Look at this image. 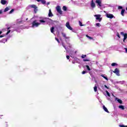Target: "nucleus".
Segmentation results:
<instances>
[{
	"mask_svg": "<svg viewBox=\"0 0 127 127\" xmlns=\"http://www.w3.org/2000/svg\"><path fill=\"white\" fill-rule=\"evenodd\" d=\"M47 19H47L43 17H40L39 18V23H41V24H45V23L46 22V21H47Z\"/></svg>",
	"mask_w": 127,
	"mask_h": 127,
	"instance_id": "1",
	"label": "nucleus"
},
{
	"mask_svg": "<svg viewBox=\"0 0 127 127\" xmlns=\"http://www.w3.org/2000/svg\"><path fill=\"white\" fill-rule=\"evenodd\" d=\"M94 17H95V19L96 20H98L99 22H101L102 21V19H103V18L102 17V15L101 14H96L94 15Z\"/></svg>",
	"mask_w": 127,
	"mask_h": 127,
	"instance_id": "2",
	"label": "nucleus"
},
{
	"mask_svg": "<svg viewBox=\"0 0 127 127\" xmlns=\"http://www.w3.org/2000/svg\"><path fill=\"white\" fill-rule=\"evenodd\" d=\"M41 23L38 22L37 20H35L32 22V27H38Z\"/></svg>",
	"mask_w": 127,
	"mask_h": 127,
	"instance_id": "3",
	"label": "nucleus"
},
{
	"mask_svg": "<svg viewBox=\"0 0 127 127\" xmlns=\"http://www.w3.org/2000/svg\"><path fill=\"white\" fill-rule=\"evenodd\" d=\"M95 2L97 3V5L99 8H101V7L103 6V4H102V0H95Z\"/></svg>",
	"mask_w": 127,
	"mask_h": 127,
	"instance_id": "4",
	"label": "nucleus"
},
{
	"mask_svg": "<svg viewBox=\"0 0 127 127\" xmlns=\"http://www.w3.org/2000/svg\"><path fill=\"white\" fill-rule=\"evenodd\" d=\"M106 17H107V18H110V19H112V18H115V16H114V15H113V14L106 13Z\"/></svg>",
	"mask_w": 127,
	"mask_h": 127,
	"instance_id": "5",
	"label": "nucleus"
},
{
	"mask_svg": "<svg viewBox=\"0 0 127 127\" xmlns=\"http://www.w3.org/2000/svg\"><path fill=\"white\" fill-rule=\"evenodd\" d=\"M56 10L59 13H60V14H62L63 12L61 10V7H60V6H57L56 7Z\"/></svg>",
	"mask_w": 127,
	"mask_h": 127,
	"instance_id": "6",
	"label": "nucleus"
},
{
	"mask_svg": "<svg viewBox=\"0 0 127 127\" xmlns=\"http://www.w3.org/2000/svg\"><path fill=\"white\" fill-rule=\"evenodd\" d=\"M65 26L66 27H67V28H68V29H69V30H73V28H72V27H71V26H70V23H69V22H67L66 23Z\"/></svg>",
	"mask_w": 127,
	"mask_h": 127,
	"instance_id": "7",
	"label": "nucleus"
},
{
	"mask_svg": "<svg viewBox=\"0 0 127 127\" xmlns=\"http://www.w3.org/2000/svg\"><path fill=\"white\" fill-rule=\"evenodd\" d=\"M90 6L92 8H95V7H96V3L94 2V0H91Z\"/></svg>",
	"mask_w": 127,
	"mask_h": 127,
	"instance_id": "8",
	"label": "nucleus"
},
{
	"mask_svg": "<svg viewBox=\"0 0 127 127\" xmlns=\"http://www.w3.org/2000/svg\"><path fill=\"white\" fill-rule=\"evenodd\" d=\"M113 72L115 73L117 76H120V70L118 68H116Z\"/></svg>",
	"mask_w": 127,
	"mask_h": 127,
	"instance_id": "9",
	"label": "nucleus"
},
{
	"mask_svg": "<svg viewBox=\"0 0 127 127\" xmlns=\"http://www.w3.org/2000/svg\"><path fill=\"white\" fill-rule=\"evenodd\" d=\"M103 109L104 111H105V112H106V113H108V114L110 113V112H109V110H108V108H107V107H106L105 105L103 106Z\"/></svg>",
	"mask_w": 127,
	"mask_h": 127,
	"instance_id": "10",
	"label": "nucleus"
},
{
	"mask_svg": "<svg viewBox=\"0 0 127 127\" xmlns=\"http://www.w3.org/2000/svg\"><path fill=\"white\" fill-rule=\"evenodd\" d=\"M37 1L38 2H40V1H41L43 4H45L46 3V1H45V0H37Z\"/></svg>",
	"mask_w": 127,
	"mask_h": 127,
	"instance_id": "11",
	"label": "nucleus"
},
{
	"mask_svg": "<svg viewBox=\"0 0 127 127\" xmlns=\"http://www.w3.org/2000/svg\"><path fill=\"white\" fill-rule=\"evenodd\" d=\"M36 7V5H35L34 4H30L28 6V8H30V7L32 8H34Z\"/></svg>",
	"mask_w": 127,
	"mask_h": 127,
	"instance_id": "12",
	"label": "nucleus"
},
{
	"mask_svg": "<svg viewBox=\"0 0 127 127\" xmlns=\"http://www.w3.org/2000/svg\"><path fill=\"white\" fill-rule=\"evenodd\" d=\"M48 15L49 17L53 16V14L52 13V12H51V9H49Z\"/></svg>",
	"mask_w": 127,
	"mask_h": 127,
	"instance_id": "13",
	"label": "nucleus"
},
{
	"mask_svg": "<svg viewBox=\"0 0 127 127\" xmlns=\"http://www.w3.org/2000/svg\"><path fill=\"white\" fill-rule=\"evenodd\" d=\"M62 34L63 37H64L65 39H68L69 37L66 36V34H65V33H62Z\"/></svg>",
	"mask_w": 127,
	"mask_h": 127,
	"instance_id": "14",
	"label": "nucleus"
},
{
	"mask_svg": "<svg viewBox=\"0 0 127 127\" xmlns=\"http://www.w3.org/2000/svg\"><path fill=\"white\" fill-rule=\"evenodd\" d=\"M86 37H87V38H88V39H89V40H93V41L95 40V39H94V38L91 37H90V36H88V35H86Z\"/></svg>",
	"mask_w": 127,
	"mask_h": 127,
	"instance_id": "15",
	"label": "nucleus"
},
{
	"mask_svg": "<svg viewBox=\"0 0 127 127\" xmlns=\"http://www.w3.org/2000/svg\"><path fill=\"white\" fill-rule=\"evenodd\" d=\"M116 100L120 104H123V101L121 99H118V98H116Z\"/></svg>",
	"mask_w": 127,
	"mask_h": 127,
	"instance_id": "16",
	"label": "nucleus"
},
{
	"mask_svg": "<svg viewBox=\"0 0 127 127\" xmlns=\"http://www.w3.org/2000/svg\"><path fill=\"white\" fill-rule=\"evenodd\" d=\"M6 2H7V1L5 0H1V4H5V3H6Z\"/></svg>",
	"mask_w": 127,
	"mask_h": 127,
	"instance_id": "17",
	"label": "nucleus"
},
{
	"mask_svg": "<svg viewBox=\"0 0 127 127\" xmlns=\"http://www.w3.org/2000/svg\"><path fill=\"white\" fill-rule=\"evenodd\" d=\"M125 11H126L125 9H122L121 11V14L123 16H125Z\"/></svg>",
	"mask_w": 127,
	"mask_h": 127,
	"instance_id": "18",
	"label": "nucleus"
},
{
	"mask_svg": "<svg viewBox=\"0 0 127 127\" xmlns=\"http://www.w3.org/2000/svg\"><path fill=\"white\" fill-rule=\"evenodd\" d=\"M124 36V39H123V42H125V41L127 39V34H125Z\"/></svg>",
	"mask_w": 127,
	"mask_h": 127,
	"instance_id": "19",
	"label": "nucleus"
},
{
	"mask_svg": "<svg viewBox=\"0 0 127 127\" xmlns=\"http://www.w3.org/2000/svg\"><path fill=\"white\" fill-rule=\"evenodd\" d=\"M54 29H55V28L54 27H52L51 28V32H52V33H54Z\"/></svg>",
	"mask_w": 127,
	"mask_h": 127,
	"instance_id": "20",
	"label": "nucleus"
},
{
	"mask_svg": "<svg viewBox=\"0 0 127 127\" xmlns=\"http://www.w3.org/2000/svg\"><path fill=\"white\" fill-rule=\"evenodd\" d=\"M62 45L63 46V47L64 48V49H65V50H66V52H68V50H67V48L66 47V46H65V45H64V43H62Z\"/></svg>",
	"mask_w": 127,
	"mask_h": 127,
	"instance_id": "21",
	"label": "nucleus"
},
{
	"mask_svg": "<svg viewBox=\"0 0 127 127\" xmlns=\"http://www.w3.org/2000/svg\"><path fill=\"white\" fill-rule=\"evenodd\" d=\"M119 109H121L122 110H125V106L123 105H120L119 106Z\"/></svg>",
	"mask_w": 127,
	"mask_h": 127,
	"instance_id": "22",
	"label": "nucleus"
},
{
	"mask_svg": "<svg viewBox=\"0 0 127 127\" xmlns=\"http://www.w3.org/2000/svg\"><path fill=\"white\" fill-rule=\"evenodd\" d=\"M8 10H9V8L7 7L4 9V12H6V11H8Z\"/></svg>",
	"mask_w": 127,
	"mask_h": 127,
	"instance_id": "23",
	"label": "nucleus"
},
{
	"mask_svg": "<svg viewBox=\"0 0 127 127\" xmlns=\"http://www.w3.org/2000/svg\"><path fill=\"white\" fill-rule=\"evenodd\" d=\"M63 10L64 11H66V10H67V7L66 6H63Z\"/></svg>",
	"mask_w": 127,
	"mask_h": 127,
	"instance_id": "24",
	"label": "nucleus"
},
{
	"mask_svg": "<svg viewBox=\"0 0 127 127\" xmlns=\"http://www.w3.org/2000/svg\"><path fill=\"white\" fill-rule=\"evenodd\" d=\"M95 25L97 27H101V24H100V23H96Z\"/></svg>",
	"mask_w": 127,
	"mask_h": 127,
	"instance_id": "25",
	"label": "nucleus"
},
{
	"mask_svg": "<svg viewBox=\"0 0 127 127\" xmlns=\"http://www.w3.org/2000/svg\"><path fill=\"white\" fill-rule=\"evenodd\" d=\"M98 87H97V85H95L94 87V92H97Z\"/></svg>",
	"mask_w": 127,
	"mask_h": 127,
	"instance_id": "26",
	"label": "nucleus"
},
{
	"mask_svg": "<svg viewBox=\"0 0 127 127\" xmlns=\"http://www.w3.org/2000/svg\"><path fill=\"white\" fill-rule=\"evenodd\" d=\"M34 11L35 12V13H36V12H37V6H36L35 8H34Z\"/></svg>",
	"mask_w": 127,
	"mask_h": 127,
	"instance_id": "27",
	"label": "nucleus"
},
{
	"mask_svg": "<svg viewBox=\"0 0 127 127\" xmlns=\"http://www.w3.org/2000/svg\"><path fill=\"white\" fill-rule=\"evenodd\" d=\"M112 66H118V64L116 63H113L111 64Z\"/></svg>",
	"mask_w": 127,
	"mask_h": 127,
	"instance_id": "28",
	"label": "nucleus"
},
{
	"mask_svg": "<svg viewBox=\"0 0 127 127\" xmlns=\"http://www.w3.org/2000/svg\"><path fill=\"white\" fill-rule=\"evenodd\" d=\"M101 76L103 77L104 79H105V80H107V81H108V77L105 76V75H104L103 74H102Z\"/></svg>",
	"mask_w": 127,
	"mask_h": 127,
	"instance_id": "29",
	"label": "nucleus"
},
{
	"mask_svg": "<svg viewBox=\"0 0 127 127\" xmlns=\"http://www.w3.org/2000/svg\"><path fill=\"white\" fill-rule=\"evenodd\" d=\"M119 83H120V84H121L122 85H123V84H125V83H126V81L123 80V81H119Z\"/></svg>",
	"mask_w": 127,
	"mask_h": 127,
	"instance_id": "30",
	"label": "nucleus"
},
{
	"mask_svg": "<svg viewBox=\"0 0 127 127\" xmlns=\"http://www.w3.org/2000/svg\"><path fill=\"white\" fill-rule=\"evenodd\" d=\"M86 67L88 71H91V69L90 68V66H89V65H86Z\"/></svg>",
	"mask_w": 127,
	"mask_h": 127,
	"instance_id": "31",
	"label": "nucleus"
},
{
	"mask_svg": "<svg viewBox=\"0 0 127 127\" xmlns=\"http://www.w3.org/2000/svg\"><path fill=\"white\" fill-rule=\"evenodd\" d=\"M106 93H107V96H108V97H111V95H110V93H109L107 90L106 91Z\"/></svg>",
	"mask_w": 127,
	"mask_h": 127,
	"instance_id": "32",
	"label": "nucleus"
},
{
	"mask_svg": "<svg viewBox=\"0 0 127 127\" xmlns=\"http://www.w3.org/2000/svg\"><path fill=\"white\" fill-rule=\"evenodd\" d=\"M79 24L80 26H84V25L82 24V22H80V21H79Z\"/></svg>",
	"mask_w": 127,
	"mask_h": 127,
	"instance_id": "33",
	"label": "nucleus"
},
{
	"mask_svg": "<svg viewBox=\"0 0 127 127\" xmlns=\"http://www.w3.org/2000/svg\"><path fill=\"white\" fill-rule=\"evenodd\" d=\"M68 47H69V48H72V45L68 44Z\"/></svg>",
	"mask_w": 127,
	"mask_h": 127,
	"instance_id": "34",
	"label": "nucleus"
},
{
	"mask_svg": "<svg viewBox=\"0 0 127 127\" xmlns=\"http://www.w3.org/2000/svg\"><path fill=\"white\" fill-rule=\"evenodd\" d=\"M87 56L86 55H82L81 56V58H82L83 59V58H85V57H86Z\"/></svg>",
	"mask_w": 127,
	"mask_h": 127,
	"instance_id": "35",
	"label": "nucleus"
},
{
	"mask_svg": "<svg viewBox=\"0 0 127 127\" xmlns=\"http://www.w3.org/2000/svg\"><path fill=\"white\" fill-rule=\"evenodd\" d=\"M121 35H123V36L126 35V34H125V33H124V32H121Z\"/></svg>",
	"mask_w": 127,
	"mask_h": 127,
	"instance_id": "36",
	"label": "nucleus"
},
{
	"mask_svg": "<svg viewBox=\"0 0 127 127\" xmlns=\"http://www.w3.org/2000/svg\"><path fill=\"white\" fill-rule=\"evenodd\" d=\"M13 9H12L9 12V13L10 14V13H12V12H13Z\"/></svg>",
	"mask_w": 127,
	"mask_h": 127,
	"instance_id": "37",
	"label": "nucleus"
},
{
	"mask_svg": "<svg viewBox=\"0 0 127 127\" xmlns=\"http://www.w3.org/2000/svg\"><path fill=\"white\" fill-rule=\"evenodd\" d=\"M116 35L117 36H118V37H119V38H121V37L120 36V34H119V33H117Z\"/></svg>",
	"mask_w": 127,
	"mask_h": 127,
	"instance_id": "38",
	"label": "nucleus"
},
{
	"mask_svg": "<svg viewBox=\"0 0 127 127\" xmlns=\"http://www.w3.org/2000/svg\"><path fill=\"white\" fill-rule=\"evenodd\" d=\"M86 73H88V71H83L82 72V74H86Z\"/></svg>",
	"mask_w": 127,
	"mask_h": 127,
	"instance_id": "39",
	"label": "nucleus"
},
{
	"mask_svg": "<svg viewBox=\"0 0 127 127\" xmlns=\"http://www.w3.org/2000/svg\"><path fill=\"white\" fill-rule=\"evenodd\" d=\"M10 31H11V30H9L7 32V33H6V35H7L9 33H10Z\"/></svg>",
	"mask_w": 127,
	"mask_h": 127,
	"instance_id": "40",
	"label": "nucleus"
},
{
	"mask_svg": "<svg viewBox=\"0 0 127 127\" xmlns=\"http://www.w3.org/2000/svg\"><path fill=\"white\" fill-rule=\"evenodd\" d=\"M120 127H127V126L125 125H119Z\"/></svg>",
	"mask_w": 127,
	"mask_h": 127,
	"instance_id": "41",
	"label": "nucleus"
},
{
	"mask_svg": "<svg viewBox=\"0 0 127 127\" xmlns=\"http://www.w3.org/2000/svg\"><path fill=\"white\" fill-rule=\"evenodd\" d=\"M55 40L57 41V42H58V43H60V41H59V39H58V38H55Z\"/></svg>",
	"mask_w": 127,
	"mask_h": 127,
	"instance_id": "42",
	"label": "nucleus"
},
{
	"mask_svg": "<svg viewBox=\"0 0 127 127\" xmlns=\"http://www.w3.org/2000/svg\"><path fill=\"white\" fill-rule=\"evenodd\" d=\"M83 61L84 62H88V61H90V60H88V59H83Z\"/></svg>",
	"mask_w": 127,
	"mask_h": 127,
	"instance_id": "43",
	"label": "nucleus"
},
{
	"mask_svg": "<svg viewBox=\"0 0 127 127\" xmlns=\"http://www.w3.org/2000/svg\"><path fill=\"white\" fill-rule=\"evenodd\" d=\"M118 8H119V9H122L123 8V6H118Z\"/></svg>",
	"mask_w": 127,
	"mask_h": 127,
	"instance_id": "44",
	"label": "nucleus"
},
{
	"mask_svg": "<svg viewBox=\"0 0 127 127\" xmlns=\"http://www.w3.org/2000/svg\"><path fill=\"white\" fill-rule=\"evenodd\" d=\"M66 58H67V60L70 59V56H66Z\"/></svg>",
	"mask_w": 127,
	"mask_h": 127,
	"instance_id": "45",
	"label": "nucleus"
},
{
	"mask_svg": "<svg viewBox=\"0 0 127 127\" xmlns=\"http://www.w3.org/2000/svg\"><path fill=\"white\" fill-rule=\"evenodd\" d=\"M21 22V21H19V20H17V23H20Z\"/></svg>",
	"mask_w": 127,
	"mask_h": 127,
	"instance_id": "46",
	"label": "nucleus"
},
{
	"mask_svg": "<svg viewBox=\"0 0 127 127\" xmlns=\"http://www.w3.org/2000/svg\"><path fill=\"white\" fill-rule=\"evenodd\" d=\"M2 14V10H0V14Z\"/></svg>",
	"mask_w": 127,
	"mask_h": 127,
	"instance_id": "47",
	"label": "nucleus"
},
{
	"mask_svg": "<svg viewBox=\"0 0 127 127\" xmlns=\"http://www.w3.org/2000/svg\"><path fill=\"white\" fill-rule=\"evenodd\" d=\"M11 29V27H8L7 28V30H9V29Z\"/></svg>",
	"mask_w": 127,
	"mask_h": 127,
	"instance_id": "48",
	"label": "nucleus"
},
{
	"mask_svg": "<svg viewBox=\"0 0 127 127\" xmlns=\"http://www.w3.org/2000/svg\"><path fill=\"white\" fill-rule=\"evenodd\" d=\"M4 35H0V38H1L2 37H4Z\"/></svg>",
	"mask_w": 127,
	"mask_h": 127,
	"instance_id": "49",
	"label": "nucleus"
},
{
	"mask_svg": "<svg viewBox=\"0 0 127 127\" xmlns=\"http://www.w3.org/2000/svg\"><path fill=\"white\" fill-rule=\"evenodd\" d=\"M125 49L126 50V53H127V48H125Z\"/></svg>",
	"mask_w": 127,
	"mask_h": 127,
	"instance_id": "50",
	"label": "nucleus"
},
{
	"mask_svg": "<svg viewBox=\"0 0 127 127\" xmlns=\"http://www.w3.org/2000/svg\"><path fill=\"white\" fill-rule=\"evenodd\" d=\"M104 87L107 89H109V88L108 87V86L107 85H104Z\"/></svg>",
	"mask_w": 127,
	"mask_h": 127,
	"instance_id": "51",
	"label": "nucleus"
},
{
	"mask_svg": "<svg viewBox=\"0 0 127 127\" xmlns=\"http://www.w3.org/2000/svg\"><path fill=\"white\" fill-rule=\"evenodd\" d=\"M1 33H2V32L0 31V35H1Z\"/></svg>",
	"mask_w": 127,
	"mask_h": 127,
	"instance_id": "52",
	"label": "nucleus"
},
{
	"mask_svg": "<svg viewBox=\"0 0 127 127\" xmlns=\"http://www.w3.org/2000/svg\"><path fill=\"white\" fill-rule=\"evenodd\" d=\"M112 96L114 97V98L116 97V96H115V95L114 94H112Z\"/></svg>",
	"mask_w": 127,
	"mask_h": 127,
	"instance_id": "53",
	"label": "nucleus"
},
{
	"mask_svg": "<svg viewBox=\"0 0 127 127\" xmlns=\"http://www.w3.org/2000/svg\"><path fill=\"white\" fill-rule=\"evenodd\" d=\"M74 53H75V54H76V53H77V51H75Z\"/></svg>",
	"mask_w": 127,
	"mask_h": 127,
	"instance_id": "54",
	"label": "nucleus"
},
{
	"mask_svg": "<svg viewBox=\"0 0 127 127\" xmlns=\"http://www.w3.org/2000/svg\"><path fill=\"white\" fill-rule=\"evenodd\" d=\"M72 64H75V62H72Z\"/></svg>",
	"mask_w": 127,
	"mask_h": 127,
	"instance_id": "55",
	"label": "nucleus"
},
{
	"mask_svg": "<svg viewBox=\"0 0 127 127\" xmlns=\"http://www.w3.org/2000/svg\"><path fill=\"white\" fill-rule=\"evenodd\" d=\"M102 89H104V86H101Z\"/></svg>",
	"mask_w": 127,
	"mask_h": 127,
	"instance_id": "56",
	"label": "nucleus"
},
{
	"mask_svg": "<svg viewBox=\"0 0 127 127\" xmlns=\"http://www.w3.org/2000/svg\"><path fill=\"white\" fill-rule=\"evenodd\" d=\"M14 30H13L12 31V32H13V31H14Z\"/></svg>",
	"mask_w": 127,
	"mask_h": 127,
	"instance_id": "57",
	"label": "nucleus"
},
{
	"mask_svg": "<svg viewBox=\"0 0 127 127\" xmlns=\"http://www.w3.org/2000/svg\"><path fill=\"white\" fill-rule=\"evenodd\" d=\"M28 20V18H26V20Z\"/></svg>",
	"mask_w": 127,
	"mask_h": 127,
	"instance_id": "58",
	"label": "nucleus"
},
{
	"mask_svg": "<svg viewBox=\"0 0 127 127\" xmlns=\"http://www.w3.org/2000/svg\"><path fill=\"white\" fill-rule=\"evenodd\" d=\"M72 55V53H70V55Z\"/></svg>",
	"mask_w": 127,
	"mask_h": 127,
	"instance_id": "59",
	"label": "nucleus"
},
{
	"mask_svg": "<svg viewBox=\"0 0 127 127\" xmlns=\"http://www.w3.org/2000/svg\"><path fill=\"white\" fill-rule=\"evenodd\" d=\"M48 4H50V3H49V2H48Z\"/></svg>",
	"mask_w": 127,
	"mask_h": 127,
	"instance_id": "60",
	"label": "nucleus"
},
{
	"mask_svg": "<svg viewBox=\"0 0 127 127\" xmlns=\"http://www.w3.org/2000/svg\"><path fill=\"white\" fill-rule=\"evenodd\" d=\"M126 10H127V7H126Z\"/></svg>",
	"mask_w": 127,
	"mask_h": 127,
	"instance_id": "61",
	"label": "nucleus"
},
{
	"mask_svg": "<svg viewBox=\"0 0 127 127\" xmlns=\"http://www.w3.org/2000/svg\"><path fill=\"white\" fill-rule=\"evenodd\" d=\"M104 12H105V13H106V11H104Z\"/></svg>",
	"mask_w": 127,
	"mask_h": 127,
	"instance_id": "62",
	"label": "nucleus"
}]
</instances>
